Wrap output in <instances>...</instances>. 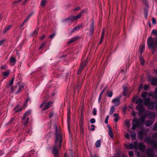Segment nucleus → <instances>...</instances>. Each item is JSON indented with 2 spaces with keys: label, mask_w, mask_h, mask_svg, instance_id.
<instances>
[{
  "label": "nucleus",
  "mask_w": 157,
  "mask_h": 157,
  "mask_svg": "<svg viewBox=\"0 0 157 157\" xmlns=\"http://www.w3.org/2000/svg\"><path fill=\"white\" fill-rule=\"evenodd\" d=\"M147 96V93L146 92L144 91L142 93L141 96V97L143 98H145Z\"/></svg>",
  "instance_id": "39"
},
{
  "label": "nucleus",
  "mask_w": 157,
  "mask_h": 157,
  "mask_svg": "<svg viewBox=\"0 0 157 157\" xmlns=\"http://www.w3.org/2000/svg\"><path fill=\"white\" fill-rule=\"evenodd\" d=\"M153 136L154 138L157 139V132L153 134Z\"/></svg>",
  "instance_id": "57"
},
{
  "label": "nucleus",
  "mask_w": 157,
  "mask_h": 157,
  "mask_svg": "<svg viewBox=\"0 0 157 157\" xmlns=\"http://www.w3.org/2000/svg\"><path fill=\"white\" fill-rule=\"evenodd\" d=\"M145 134L146 133L144 131H140L137 134V136L139 139L142 140L144 138Z\"/></svg>",
  "instance_id": "10"
},
{
  "label": "nucleus",
  "mask_w": 157,
  "mask_h": 157,
  "mask_svg": "<svg viewBox=\"0 0 157 157\" xmlns=\"http://www.w3.org/2000/svg\"><path fill=\"white\" fill-rule=\"evenodd\" d=\"M11 26H12L11 25H10L8 27L5 28L3 30V33H6L11 28Z\"/></svg>",
  "instance_id": "38"
},
{
  "label": "nucleus",
  "mask_w": 157,
  "mask_h": 157,
  "mask_svg": "<svg viewBox=\"0 0 157 157\" xmlns=\"http://www.w3.org/2000/svg\"><path fill=\"white\" fill-rule=\"evenodd\" d=\"M14 80V78H13L10 81V82L9 85V86H11L13 84V82Z\"/></svg>",
  "instance_id": "44"
},
{
  "label": "nucleus",
  "mask_w": 157,
  "mask_h": 157,
  "mask_svg": "<svg viewBox=\"0 0 157 157\" xmlns=\"http://www.w3.org/2000/svg\"><path fill=\"white\" fill-rule=\"evenodd\" d=\"M140 63L142 65H144V60L142 58L140 59Z\"/></svg>",
  "instance_id": "63"
},
{
  "label": "nucleus",
  "mask_w": 157,
  "mask_h": 157,
  "mask_svg": "<svg viewBox=\"0 0 157 157\" xmlns=\"http://www.w3.org/2000/svg\"><path fill=\"white\" fill-rule=\"evenodd\" d=\"M10 74V72L9 71L5 72L3 73V75L5 76H7L9 75Z\"/></svg>",
  "instance_id": "50"
},
{
  "label": "nucleus",
  "mask_w": 157,
  "mask_h": 157,
  "mask_svg": "<svg viewBox=\"0 0 157 157\" xmlns=\"http://www.w3.org/2000/svg\"><path fill=\"white\" fill-rule=\"evenodd\" d=\"M149 87V86L147 85H145L143 87V88L144 90H147Z\"/></svg>",
  "instance_id": "52"
},
{
  "label": "nucleus",
  "mask_w": 157,
  "mask_h": 157,
  "mask_svg": "<svg viewBox=\"0 0 157 157\" xmlns=\"http://www.w3.org/2000/svg\"><path fill=\"white\" fill-rule=\"evenodd\" d=\"M145 147V145L142 143H141L139 144L138 146V148L139 150L142 151H144Z\"/></svg>",
  "instance_id": "15"
},
{
  "label": "nucleus",
  "mask_w": 157,
  "mask_h": 157,
  "mask_svg": "<svg viewBox=\"0 0 157 157\" xmlns=\"http://www.w3.org/2000/svg\"><path fill=\"white\" fill-rule=\"evenodd\" d=\"M130 136L131 138L133 140L135 139L136 138V134L135 132H134L131 133L130 134Z\"/></svg>",
  "instance_id": "41"
},
{
  "label": "nucleus",
  "mask_w": 157,
  "mask_h": 157,
  "mask_svg": "<svg viewBox=\"0 0 157 157\" xmlns=\"http://www.w3.org/2000/svg\"><path fill=\"white\" fill-rule=\"evenodd\" d=\"M152 24H153L154 25L156 23V19L154 17H153L152 18Z\"/></svg>",
  "instance_id": "58"
},
{
  "label": "nucleus",
  "mask_w": 157,
  "mask_h": 157,
  "mask_svg": "<svg viewBox=\"0 0 157 157\" xmlns=\"http://www.w3.org/2000/svg\"><path fill=\"white\" fill-rule=\"evenodd\" d=\"M78 18H76V16H71L68 18L64 19L63 21V22H66L69 24H71L72 23V22L74 20L78 19Z\"/></svg>",
  "instance_id": "6"
},
{
  "label": "nucleus",
  "mask_w": 157,
  "mask_h": 157,
  "mask_svg": "<svg viewBox=\"0 0 157 157\" xmlns=\"http://www.w3.org/2000/svg\"><path fill=\"white\" fill-rule=\"evenodd\" d=\"M31 113V112L30 110L26 111L24 114L23 117L22 118V119L23 120V123L24 125L25 126H27L28 125V122L29 120V118L28 117L26 120L25 119L26 117L29 116Z\"/></svg>",
  "instance_id": "5"
},
{
  "label": "nucleus",
  "mask_w": 157,
  "mask_h": 157,
  "mask_svg": "<svg viewBox=\"0 0 157 157\" xmlns=\"http://www.w3.org/2000/svg\"><path fill=\"white\" fill-rule=\"evenodd\" d=\"M82 27V25H80L78 26H77L75 27L73 29V30H75V31H76L78 30L80 28Z\"/></svg>",
  "instance_id": "46"
},
{
  "label": "nucleus",
  "mask_w": 157,
  "mask_h": 157,
  "mask_svg": "<svg viewBox=\"0 0 157 157\" xmlns=\"http://www.w3.org/2000/svg\"><path fill=\"white\" fill-rule=\"evenodd\" d=\"M109 118V115H107L106 117L105 118V124H107L108 123V120Z\"/></svg>",
  "instance_id": "53"
},
{
  "label": "nucleus",
  "mask_w": 157,
  "mask_h": 157,
  "mask_svg": "<svg viewBox=\"0 0 157 157\" xmlns=\"http://www.w3.org/2000/svg\"><path fill=\"white\" fill-rule=\"evenodd\" d=\"M46 44V43L44 42L39 47V49H41Z\"/></svg>",
  "instance_id": "59"
},
{
  "label": "nucleus",
  "mask_w": 157,
  "mask_h": 157,
  "mask_svg": "<svg viewBox=\"0 0 157 157\" xmlns=\"http://www.w3.org/2000/svg\"><path fill=\"white\" fill-rule=\"evenodd\" d=\"M16 59L14 57H11L10 59V63L12 64V65H13L16 63Z\"/></svg>",
  "instance_id": "26"
},
{
  "label": "nucleus",
  "mask_w": 157,
  "mask_h": 157,
  "mask_svg": "<svg viewBox=\"0 0 157 157\" xmlns=\"http://www.w3.org/2000/svg\"><path fill=\"white\" fill-rule=\"evenodd\" d=\"M85 10H82L76 16V18L79 19L81 16L82 14L85 12Z\"/></svg>",
  "instance_id": "27"
},
{
  "label": "nucleus",
  "mask_w": 157,
  "mask_h": 157,
  "mask_svg": "<svg viewBox=\"0 0 157 157\" xmlns=\"http://www.w3.org/2000/svg\"><path fill=\"white\" fill-rule=\"evenodd\" d=\"M55 34H56L55 33H53L50 36L49 38H53L54 37Z\"/></svg>",
  "instance_id": "62"
},
{
  "label": "nucleus",
  "mask_w": 157,
  "mask_h": 157,
  "mask_svg": "<svg viewBox=\"0 0 157 157\" xmlns=\"http://www.w3.org/2000/svg\"><path fill=\"white\" fill-rule=\"evenodd\" d=\"M86 61H84V62H82L81 64L80 67L81 68H83L85 67V66L86 64Z\"/></svg>",
  "instance_id": "42"
},
{
  "label": "nucleus",
  "mask_w": 157,
  "mask_h": 157,
  "mask_svg": "<svg viewBox=\"0 0 157 157\" xmlns=\"http://www.w3.org/2000/svg\"><path fill=\"white\" fill-rule=\"evenodd\" d=\"M132 122L133 124H134L137 126V128H139L143 126V125L138 119L136 118L134 119Z\"/></svg>",
  "instance_id": "12"
},
{
  "label": "nucleus",
  "mask_w": 157,
  "mask_h": 157,
  "mask_svg": "<svg viewBox=\"0 0 157 157\" xmlns=\"http://www.w3.org/2000/svg\"><path fill=\"white\" fill-rule=\"evenodd\" d=\"M133 146L134 147V148L136 150H137L138 149V142L136 141H135L133 144Z\"/></svg>",
  "instance_id": "34"
},
{
  "label": "nucleus",
  "mask_w": 157,
  "mask_h": 157,
  "mask_svg": "<svg viewBox=\"0 0 157 157\" xmlns=\"http://www.w3.org/2000/svg\"><path fill=\"white\" fill-rule=\"evenodd\" d=\"M130 121L129 120H127L125 121V123L127 127H128L130 125Z\"/></svg>",
  "instance_id": "47"
},
{
  "label": "nucleus",
  "mask_w": 157,
  "mask_h": 157,
  "mask_svg": "<svg viewBox=\"0 0 157 157\" xmlns=\"http://www.w3.org/2000/svg\"><path fill=\"white\" fill-rule=\"evenodd\" d=\"M95 126L94 124H92L91 125V128L90 129V130L91 131H94L95 130Z\"/></svg>",
  "instance_id": "56"
},
{
  "label": "nucleus",
  "mask_w": 157,
  "mask_h": 157,
  "mask_svg": "<svg viewBox=\"0 0 157 157\" xmlns=\"http://www.w3.org/2000/svg\"><path fill=\"white\" fill-rule=\"evenodd\" d=\"M148 157H155L153 150L151 148H148L146 151Z\"/></svg>",
  "instance_id": "8"
},
{
  "label": "nucleus",
  "mask_w": 157,
  "mask_h": 157,
  "mask_svg": "<svg viewBox=\"0 0 157 157\" xmlns=\"http://www.w3.org/2000/svg\"><path fill=\"white\" fill-rule=\"evenodd\" d=\"M151 96L153 98L157 99V87L156 88V90L154 92V94L152 95Z\"/></svg>",
  "instance_id": "28"
},
{
  "label": "nucleus",
  "mask_w": 157,
  "mask_h": 157,
  "mask_svg": "<svg viewBox=\"0 0 157 157\" xmlns=\"http://www.w3.org/2000/svg\"><path fill=\"white\" fill-rule=\"evenodd\" d=\"M70 108H68L67 110V123L68 124V129L69 131H70V128L69 127V126L70 124V122L71 121V116H70Z\"/></svg>",
  "instance_id": "9"
},
{
  "label": "nucleus",
  "mask_w": 157,
  "mask_h": 157,
  "mask_svg": "<svg viewBox=\"0 0 157 157\" xmlns=\"http://www.w3.org/2000/svg\"><path fill=\"white\" fill-rule=\"evenodd\" d=\"M90 123L91 124H94L95 122V120L94 118H93L90 120Z\"/></svg>",
  "instance_id": "55"
},
{
  "label": "nucleus",
  "mask_w": 157,
  "mask_h": 157,
  "mask_svg": "<svg viewBox=\"0 0 157 157\" xmlns=\"http://www.w3.org/2000/svg\"><path fill=\"white\" fill-rule=\"evenodd\" d=\"M114 117H115L114 121L115 122H117L119 119L118 115L117 113H114L113 115Z\"/></svg>",
  "instance_id": "32"
},
{
  "label": "nucleus",
  "mask_w": 157,
  "mask_h": 157,
  "mask_svg": "<svg viewBox=\"0 0 157 157\" xmlns=\"http://www.w3.org/2000/svg\"><path fill=\"white\" fill-rule=\"evenodd\" d=\"M23 88V86L22 85H20L19 86L18 89L17 91L16 92V94H17L19 93L21 91V90Z\"/></svg>",
  "instance_id": "35"
},
{
  "label": "nucleus",
  "mask_w": 157,
  "mask_h": 157,
  "mask_svg": "<svg viewBox=\"0 0 157 157\" xmlns=\"http://www.w3.org/2000/svg\"><path fill=\"white\" fill-rule=\"evenodd\" d=\"M95 145L97 148L101 146V140H97L95 143Z\"/></svg>",
  "instance_id": "30"
},
{
  "label": "nucleus",
  "mask_w": 157,
  "mask_h": 157,
  "mask_svg": "<svg viewBox=\"0 0 157 157\" xmlns=\"http://www.w3.org/2000/svg\"><path fill=\"white\" fill-rule=\"evenodd\" d=\"M29 20V19L27 17H26L25 19L24 20V21H23V22L24 23H25L27 22H28V21Z\"/></svg>",
  "instance_id": "64"
},
{
  "label": "nucleus",
  "mask_w": 157,
  "mask_h": 157,
  "mask_svg": "<svg viewBox=\"0 0 157 157\" xmlns=\"http://www.w3.org/2000/svg\"><path fill=\"white\" fill-rule=\"evenodd\" d=\"M144 104L145 106H148V109L154 110L155 108L157 109V102L150 101L149 98L144 99Z\"/></svg>",
  "instance_id": "3"
},
{
  "label": "nucleus",
  "mask_w": 157,
  "mask_h": 157,
  "mask_svg": "<svg viewBox=\"0 0 157 157\" xmlns=\"http://www.w3.org/2000/svg\"><path fill=\"white\" fill-rule=\"evenodd\" d=\"M94 21L92 20V23L90 26V32L91 34H92L94 32Z\"/></svg>",
  "instance_id": "16"
},
{
  "label": "nucleus",
  "mask_w": 157,
  "mask_h": 157,
  "mask_svg": "<svg viewBox=\"0 0 157 157\" xmlns=\"http://www.w3.org/2000/svg\"><path fill=\"white\" fill-rule=\"evenodd\" d=\"M47 1L46 0H42L40 5L43 7H44L47 3Z\"/></svg>",
  "instance_id": "31"
},
{
  "label": "nucleus",
  "mask_w": 157,
  "mask_h": 157,
  "mask_svg": "<svg viewBox=\"0 0 157 157\" xmlns=\"http://www.w3.org/2000/svg\"><path fill=\"white\" fill-rule=\"evenodd\" d=\"M121 95L114 98L112 101V102L115 104V106H118L120 103L121 99Z\"/></svg>",
  "instance_id": "7"
},
{
  "label": "nucleus",
  "mask_w": 157,
  "mask_h": 157,
  "mask_svg": "<svg viewBox=\"0 0 157 157\" xmlns=\"http://www.w3.org/2000/svg\"><path fill=\"white\" fill-rule=\"evenodd\" d=\"M127 87L126 86H124L123 87V94L124 96H126L127 94V93H128L127 91Z\"/></svg>",
  "instance_id": "23"
},
{
  "label": "nucleus",
  "mask_w": 157,
  "mask_h": 157,
  "mask_svg": "<svg viewBox=\"0 0 157 157\" xmlns=\"http://www.w3.org/2000/svg\"><path fill=\"white\" fill-rule=\"evenodd\" d=\"M127 148L129 147L130 149H132L134 148V147L133 146V144L132 143H131L129 144L126 147Z\"/></svg>",
  "instance_id": "43"
},
{
  "label": "nucleus",
  "mask_w": 157,
  "mask_h": 157,
  "mask_svg": "<svg viewBox=\"0 0 157 157\" xmlns=\"http://www.w3.org/2000/svg\"><path fill=\"white\" fill-rule=\"evenodd\" d=\"M115 106L112 105L110 109V111L109 112V114L110 115H112L113 114L115 110Z\"/></svg>",
  "instance_id": "29"
},
{
  "label": "nucleus",
  "mask_w": 157,
  "mask_h": 157,
  "mask_svg": "<svg viewBox=\"0 0 157 157\" xmlns=\"http://www.w3.org/2000/svg\"><path fill=\"white\" fill-rule=\"evenodd\" d=\"M151 84L152 85L156 86L157 84V78L154 77L151 80Z\"/></svg>",
  "instance_id": "20"
},
{
  "label": "nucleus",
  "mask_w": 157,
  "mask_h": 157,
  "mask_svg": "<svg viewBox=\"0 0 157 157\" xmlns=\"http://www.w3.org/2000/svg\"><path fill=\"white\" fill-rule=\"evenodd\" d=\"M79 39V37L78 36H75L73 38H72L69 41L67 42L68 44H71L73 43L74 42L76 41L78 39Z\"/></svg>",
  "instance_id": "18"
},
{
  "label": "nucleus",
  "mask_w": 157,
  "mask_h": 157,
  "mask_svg": "<svg viewBox=\"0 0 157 157\" xmlns=\"http://www.w3.org/2000/svg\"><path fill=\"white\" fill-rule=\"evenodd\" d=\"M80 128H84L83 126V119H82L80 120V121L79 124Z\"/></svg>",
  "instance_id": "33"
},
{
  "label": "nucleus",
  "mask_w": 157,
  "mask_h": 157,
  "mask_svg": "<svg viewBox=\"0 0 157 157\" xmlns=\"http://www.w3.org/2000/svg\"><path fill=\"white\" fill-rule=\"evenodd\" d=\"M152 33L157 35V30H153ZM147 44L150 48H157V37L155 38H153L151 36H149L147 39Z\"/></svg>",
  "instance_id": "1"
},
{
  "label": "nucleus",
  "mask_w": 157,
  "mask_h": 157,
  "mask_svg": "<svg viewBox=\"0 0 157 157\" xmlns=\"http://www.w3.org/2000/svg\"><path fill=\"white\" fill-rule=\"evenodd\" d=\"M22 110V108L19 105H17L14 109V110L15 111V113H17L19 111H21Z\"/></svg>",
  "instance_id": "19"
},
{
  "label": "nucleus",
  "mask_w": 157,
  "mask_h": 157,
  "mask_svg": "<svg viewBox=\"0 0 157 157\" xmlns=\"http://www.w3.org/2000/svg\"><path fill=\"white\" fill-rule=\"evenodd\" d=\"M128 155L130 157H133L134 153L131 151H129L128 152Z\"/></svg>",
  "instance_id": "48"
},
{
  "label": "nucleus",
  "mask_w": 157,
  "mask_h": 157,
  "mask_svg": "<svg viewBox=\"0 0 157 157\" xmlns=\"http://www.w3.org/2000/svg\"><path fill=\"white\" fill-rule=\"evenodd\" d=\"M143 101V100L140 98L137 99L136 100V103L138 105L136 106V108L137 110H139L138 113L139 116L142 115L145 110L144 105L142 104Z\"/></svg>",
  "instance_id": "2"
},
{
  "label": "nucleus",
  "mask_w": 157,
  "mask_h": 157,
  "mask_svg": "<svg viewBox=\"0 0 157 157\" xmlns=\"http://www.w3.org/2000/svg\"><path fill=\"white\" fill-rule=\"evenodd\" d=\"M52 104V102L50 101L47 103H45L44 107L42 109V110H45L49 108L50 105Z\"/></svg>",
  "instance_id": "17"
},
{
  "label": "nucleus",
  "mask_w": 157,
  "mask_h": 157,
  "mask_svg": "<svg viewBox=\"0 0 157 157\" xmlns=\"http://www.w3.org/2000/svg\"><path fill=\"white\" fill-rule=\"evenodd\" d=\"M38 32V30H34L33 33V36H35V37L36 36Z\"/></svg>",
  "instance_id": "49"
},
{
  "label": "nucleus",
  "mask_w": 157,
  "mask_h": 157,
  "mask_svg": "<svg viewBox=\"0 0 157 157\" xmlns=\"http://www.w3.org/2000/svg\"><path fill=\"white\" fill-rule=\"evenodd\" d=\"M96 113H97V110L96 109L94 108L93 109V114L94 115H96Z\"/></svg>",
  "instance_id": "60"
},
{
  "label": "nucleus",
  "mask_w": 157,
  "mask_h": 157,
  "mask_svg": "<svg viewBox=\"0 0 157 157\" xmlns=\"http://www.w3.org/2000/svg\"><path fill=\"white\" fill-rule=\"evenodd\" d=\"M105 28H103L102 30V33L101 36V39H103L104 38V36L105 34Z\"/></svg>",
  "instance_id": "37"
},
{
  "label": "nucleus",
  "mask_w": 157,
  "mask_h": 157,
  "mask_svg": "<svg viewBox=\"0 0 157 157\" xmlns=\"http://www.w3.org/2000/svg\"><path fill=\"white\" fill-rule=\"evenodd\" d=\"M58 151L57 150V146H55L53 148L52 153L54 155V157H59L58 155Z\"/></svg>",
  "instance_id": "13"
},
{
  "label": "nucleus",
  "mask_w": 157,
  "mask_h": 157,
  "mask_svg": "<svg viewBox=\"0 0 157 157\" xmlns=\"http://www.w3.org/2000/svg\"><path fill=\"white\" fill-rule=\"evenodd\" d=\"M148 116L149 117H151V118H153L154 117V113H149L148 114Z\"/></svg>",
  "instance_id": "54"
},
{
  "label": "nucleus",
  "mask_w": 157,
  "mask_h": 157,
  "mask_svg": "<svg viewBox=\"0 0 157 157\" xmlns=\"http://www.w3.org/2000/svg\"><path fill=\"white\" fill-rule=\"evenodd\" d=\"M145 118L146 116L144 115L140 117L139 119H138L143 125H144Z\"/></svg>",
  "instance_id": "21"
},
{
  "label": "nucleus",
  "mask_w": 157,
  "mask_h": 157,
  "mask_svg": "<svg viewBox=\"0 0 157 157\" xmlns=\"http://www.w3.org/2000/svg\"><path fill=\"white\" fill-rule=\"evenodd\" d=\"M81 83L78 82L76 85L75 86H74L73 88L74 93H76L77 92L78 94L79 91V90L81 88Z\"/></svg>",
  "instance_id": "11"
},
{
  "label": "nucleus",
  "mask_w": 157,
  "mask_h": 157,
  "mask_svg": "<svg viewBox=\"0 0 157 157\" xmlns=\"http://www.w3.org/2000/svg\"><path fill=\"white\" fill-rule=\"evenodd\" d=\"M153 129L155 131L157 130V123H155L154 124L153 126Z\"/></svg>",
  "instance_id": "51"
},
{
  "label": "nucleus",
  "mask_w": 157,
  "mask_h": 157,
  "mask_svg": "<svg viewBox=\"0 0 157 157\" xmlns=\"http://www.w3.org/2000/svg\"><path fill=\"white\" fill-rule=\"evenodd\" d=\"M152 140L149 137H147L145 139V141L147 142L150 143Z\"/></svg>",
  "instance_id": "40"
},
{
  "label": "nucleus",
  "mask_w": 157,
  "mask_h": 157,
  "mask_svg": "<svg viewBox=\"0 0 157 157\" xmlns=\"http://www.w3.org/2000/svg\"><path fill=\"white\" fill-rule=\"evenodd\" d=\"M132 129L133 130H135L136 129V128H137V126L135 124H133L132 122Z\"/></svg>",
  "instance_id": "45"
},
{
  "label": "nucleus",
  "mask_w": 157,
  "mask_h": 157,
  "mask_svg": "<svg viewBox=\"0 0 157 157\" xmlns=\"http://www.w3.org/2000/svg\"><path fill=\"white\" fill-rule=\"evenodd\" d=\"M109 127V136H110V137L112 139L113 138V132L110 127L109 126H108Z\"/></svg>",
  "instance_id": "24"
},
{
  "label": "nucleus",
  "mask_w": 157,
  "mask_h": 157,
  "mask_svg": "<svg viewBox=\"0 0 157 157\" xmlns=\"http://www.w3.org/2000/svg\"><path fill=\"white\" fill-rule=\"evenodd\" d=\"M56 138L55 140V143L57 144L58 142L59 143V148H61V143L62 140V135L60 132H58V129L57 127L56 128Z\"/></svg>",
  "instance_id": "4"
},
{
  "label": "nucleus",
  "mask_w": 157,
  "mask_h": 157,
  "mask_svg": "<svg viewBox=\"0 0 157 157\" xmlns=\"http://www.w3.org/2000/svg\"><path fill=\"white\" fill-rule=\"evenodd\" d=\"M107 95L109 97H111L113 95V92L112 91H108L107 92Z\"/></svg>",
  "instance_id": "36"
},
{
  "label": "nucleus",
  "mask_w": 157,
  "mask_h": 157,
  "mask_svg": "<svg viewBox=\"0 0 157 157\" xmlns=\"http://www.w3.org/2000/svg\"><path fill=\"white\" fill-rule=\"evenodd\" d=\"M139 48L140 50L139 52L140 53V54L141 55L144 50L145 46L144 45H142L140 46Z\"/></svg>",
  "instance_id": "25"
},
{
  "label": "nucleus",
  "mask_w": 157,
  "mask_h": 157,
  "mask_svg": "<svg viewBox=\"0 0 157 157\" xmlns=\"http://www.w3.org/2000/svg\"><path fill=\"white\" fill-rule=\"evenodd\" d=\"M150 144L152 147L157 149V142L156 141L154 140H152Z\"/></svg>",
  "instance_id": "14"
},
{
  "label": "nucleus",
  "mask_w": 157,
  "mask_h": 157,
  "mask_svg": "<svg viewBox=\"0 0 157 157\" xmlns=\"http://www.w3.org/2000/svg\"><path fill=\"white\" fill-rule=\"evenodd\" d=\"M83 69V68H81L80 67L79 69H78V74H80L82 70V69Z\"/></svg>",
  "instance_id": "61"
},
{
  "label": "nucleus",
  "mask_w": 157,
  "mask_h": 157,
  "mask_svg": "<svg viewBox=\"0 0 157 157\" xmlns=\"http://www.w3.org/2000/svg\"><path fill=\"white\" fill-rule=\"evenodd\" d=\"M153 123V122L151 120H147L145 122V124L147 127L151 126Z\"/></svg>",
  "instance_id": "22"
}]
</instances>
